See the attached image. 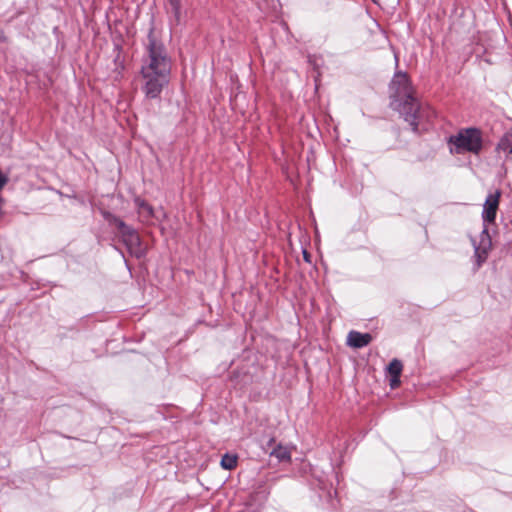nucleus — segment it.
Wrapping results in <instances>:
<instances>
[{"label":"nucleus","instance_id":"f257e3e1","mask_svg":"<svg viewBox=\"0 0 512 512\" xmlns=\"http://www.w3.org/2000/svg\"><path fill=\"white\" fill-rule=\"evenodd\" d=\"M172 68V59L166 47L151 28L145 54L142 59L140 82L143 92L147 96H158L169 84Z\"/></svg>","mask_w":512,"mask_h":512},{"label":"nucleus","instance_id":"f03ea898","mask_svg":"<svg viewBox=\"0 0 512 512\" xmlns=\"http://www.w3.org/2000/svg\"><path fill=\"white\" fill-rule=\"evenodd\" d=\"M449 143L454 146L456 153H479L482 148L480 131L475 128L460 130L456 135L449 138Z\"/></svg>","mask_w":512,"mask_h":512},{"label":"nucleus","instance_id":"7ed1b4c3","mask_svg":"<svg viewBox=\"0 0 512 512\" xmlns=\"http://www.w3.org/2000/svg\"><path fill=\"white\" fill-rule=\"evenodd\" d=\"M392 105L413 126V130H417L421 119L428 117V110L422 107L419 98H395Z\"/></svg>","mask_w":512,"mask_h":512},{"label":"nucleus","instance_id":"20e7f679","mask_svg":"<svg viewBox=\"0 0 512 512\" xmlns=\"http://www.w3.org/2000/svg\"><path fill=\"white\" fill-rule=\"evenodd\" d=\"M108 220L113 223L131 255L140 258L144 255L141 239L135 229L126 225L120 218L112 216Z\"/></svg>","mask_w":512,"mask_h":512},{"label":"nucleus","instance_id":"39448f33","mask_svg":"<svg viewBox=\"0 0 512 512\" xmlns=\"http://www.w3.org/2000/svg\"><path fill=\"white\" fill-rule=\"evenodd\" d=\"M390 90L394 96H412L413 90L408 75L403 72L395 73L390 83Z\"/></svg>","mask_w":512,"mask_h":512},{"label":"nucleus","instance_id":"423d86ee","mask_svg":"<svg viewBox=\"0 0 512 512\" xmlns=\"http://www.w3.org/2000/svg\"><path fill=\"white\" fill-rule=\"evenodd\" d=\"M501 192L497 190L493 194H489L485 200L482 218L484 223H494L496 219V214L499 208Z\"/></svg>","mask_w":512,"mask_h":512},{"label":"nucleus","instance_id":"0eeeda50","mask_svg":"<svg viewBox=\"0 0 512 512\" xmlns=\"http://www.w3.org/2000/svg\"><path fill=\"white\" fill-rule=\"evenodd\" d=\"M491 239L488 234V229L485 227L481 234V241L478 246L475 247L476 265L479 268L486 260L491 249Z\"/></svg>","mask_w":512,"mask_h":512},{"label":"nucleus","instance_id":"6e6552de","mask_svg":"<svg viewBox=\"0 0 512 512\" xmlns=\"http://www.w3.org/2000/svg\"><path fill=\"white\" fill-rule=\"evenodd\" d=\"M134 203L137 208L139 220L145 224L152 223V219L155 216L153 207L146 200L140 197H136L134 199Z\"/></svg>","mask_w":512,"mask_h":512},{"label":"nucleus","instance_id":"1a4fd4ad","mask_svg":"<svg viewBox=\"0 0 512 512\" xmlns=\"http://www.w3.org/2000/svg\"><path fill=\"white\" fill-rule=\"evenodd\" d=\"M372 336L369 333H361L358 331H350L347 336V344L353 348H363L370 344Z\"/></svg>","mask_w":512,"mask_h":512},{"label":"nucleus","instance_id":"9d476101","mask_svg":"<svg viewBox=\"0 0 512 512\" xmlns=\"http://www.w3.org/2000/svg\"><path fill=\"white\" fill-rule=\"evenodd\" d=\"M403 370V364L398 359H393L388 367H387V373L390 377V387L392 389H395L399 387L400 385V376Z\"/></svg>","mask_w":512,"mask_h":512},{"label":"nucleus","instance_id":"9b49d317","mask_svg":"<svg viewBox=\"0 0 512 512\" xmlns=\"http://www.w3.org/2000/svg\"><path fill=\"white\" fill-rule=\"evenodd\" d=\"M271 456L276 457L279 461L290 462L291 461V450L288 446L277 444L270 452Z\"/></svg>","mask_w":512,"mask_h":512},{"label":"nucleus","instance_id":"f8f14e48","mask_svg":"<svg viewBox=\"0 0 512 512\" xmlns=\"http://www.w3.org/2000/svg\"><path fill=\"white\" fill-rule=\"evenodd\" d=\"M238 462L237 455L226 453L222 456L220 465L225 470H233Z\"/></svg>","mask_w":512,"mask_h":512},{"label":"nucleus","instance_id":"ddd939ff","mask_svg":"<svg viewBox=\"0 0 512 512\" xmlns=\"http://www.w3.org/2000/svg\"><path fill=\"white\" fill-rule=\"evenodd\" d=\"M510 138V135L502 137L497 145V149L507 152V157H510L512 160V142Z\"/></svg>","mask_w":512,"mask_h":512},{"label":"nucleus","instance_id":"4468645a","mask_svg":"<svg viewBox=\"0 0 512 512\" xmlns=\"http://www.w3.org/2000/svg\"><path fill=\"white\" fill-rule=\"evenodd\" d=\"M170 10L174 15V21L179 24L181 21V1L180 0H168Z\"/></svg>","mask_w":512,"mask_h":512},{"label":"nucleus","instance_id":"2eb2a0df","mask_svg":"<svg viewBox=\"0 0 512 512\" xmlns=\"http://www.w3.org/2000/svg\"><path fill=\"white\" fill-rule=\"evenodd\" d=\"M304 259L309 261V254L306 251L304 252Z\"/></svg>","mask_w":512,"mask_h":512},{"label":"nucleus","instance_id":"dca6fc26","mask_svg":"<svg viewBox=\"0 0 512 512\" xmlns=\"http://www.w3.org/2000/svg\"><path fill=\"white\" fill-rule=\"evenodd\" d=\"M0 40H4L3 32L0 30Z\"/></svg>","mask_w":512,"mask_h":512}]
</instances>
